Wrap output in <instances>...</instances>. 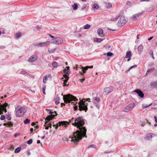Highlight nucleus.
<instances>
[{
	"label": "nucleus",
	"instance_id": "nucleus-49",
	"mask_svg": "<svg viewBox=\"0 0 157 157\" xmlns=\"http://www.w3.org/2000/svg\"><path fill=\"white\" fill-rule=\"evenodd\" d=\"M5 117L4 115H1V118H0V119L1 120H5Z\"/></svg>",
	"mask_w": 157,
	"mask_h": 157
},
{
	"label": "nucleus",
	"instance_id": "nucleus-3",
	"mask_svg": "<svg viewBox=\"0 0 157 157\" xmlns=\"http://www.w3.org/2000/svg\"><path fill=\"white\" fill-rule=\"evenodd\" d=\"M16 115L17 117H20L26 112L27 109L24 107L17 106L15 108Z\"/></svg>",
	"mask_w": 157,
	"mask_h": 157
},
{
	"label": "nucleus",
	"instance_id": "nucleus-7",
	"mask_svg": "<svg viewBox=\"0 0 157 157\" xmlns=\"http://www.w3.org/2000/svg\"><path fill=\"white\" fill-rule=\"evenodd\" d=\"M70 122L71 121L69 122L66 121H59V129L61 130L64 129L69 124Z\"/></svg>",
	"mask_w": 157,
	"mask_h": 157
},
{
	"label": "nucleus",
	"instance_id": "nucleus-55",
	"mask_svg": "<svg viewBox=\"0 0 157 157\" xmlns=\"http://www.w3.org/2000/svg\"><path fill=\"white\" fill-rule=\"evenodd\" d=\"M149 53L151 56H153V52L152 50H150V51Z\"/></svg>",
	"mask_w": 157,
	"mask_h": 157
},
{
	"label": "nucleus",
	"instance_id": "nucleus-27",
	"mask_svg": "<svg viewBox=\"0 0 157 157\" xmlns=\"http://www.w3.org/2000/svg\"><path fill=\"white\" fill-rule=\"evenodd\" d=\"M56 50V48H49L48 49V51L49 53H51L54 52Z\"/></svg>",
	"mask_w": 157,
	"mask_h": 157
},
{
	"label": "nucleus",
	"instance_id": "nucleus-36",
	"mask_svg": "<svg viewBox=\"0 0 157 157\" xmlns=\"http://www.w3.org/2000/svg\"><path fill=\"white\" fill-rule=\"evenodd\" d=\"M30 121V120L28 119H26L24 121V123L25 124H29Z\"/></svg>",
	"mask_w": 157,
	"mask_h": 157
},
{
	"label": "nucleus",
	"instance_id": "nucleus-42",
	"mask_svg": "<svg viewBox=\"0 0 157 157\" xmlns=\"http://www.w3.org/2000/svg\"><path fill=\"white\" fill-rule=\"evenodd\" d=\"M6 125H8L9 126H10L12 125V124L10 122H9L7 123H4V125L6 126Z\"/></svg>",
	"mask_w": 157,
	"mask_h": 157
},
{
	"label": "nucleus",
	"instance_id": "nucleus-13",
	"mask_svg": "<svg viewBox=\"0 0 157 157\" xmlns=\"http://www.w3.org/2000/svg\"><path fill=\"white\" fill-rule=\"evenodd\" d=\"M156 136V135L155 134L152 133H149L146 135L145 137V140H151L152 138L153 137Z\"/></svg>",
	"mask_w": 157,
	"mask_h": 157
},
{
	"label": "nucleus",
	"instance_id": "nucleus-25",
	"mask_svg": "<svg viewBox=\"0 0 157 157\" xmlns=\"http://www.w3.org/2000/svg\"><path fill=\"white\" fill-rule=\"evenodd\" d=\"M94 40L95 42L100 43L103 40V39L101 38H95L94 39Z\"/></svg>",
	"mask_w": 157,
	"mask_h": 157
},
{
	"label": "nucleus",
	"instance_id": "nucleus-63",
	"mask_svg": "<svg viewBox=\"0 0 157 157\" xmlns=\"http://www.w3.org/2000/svg\"><path fill=\"white\" fill-rule=\"evenodd\" d=\"M153 36H152V37H150L148 39V40L149 41L151 40V39H152L153 38Z\"/></svg>",
	"mask_w": 157,
	"mask_h": 157
},
{
	"label": "nucleus",
	"instance_id": "nucleus-10",
	"mask_svg": "<svg viewBox=\"0 0 157 157\" xmlns=\"http://www.w3.org/2000/svg\"><path fill=\"white\" fill-rule=\"evenodd\" d=\"M101 101V99L99 98L95 97L94 98V101L93 102L96 105L97 108L98 109L99 108V102Z\"/></svg>",
	"mask_w": 157,
	"mask_h": 157
},
{
	"label": "nucleus",
	"instance_id": "nucleus-23",
	"mask_svg": "<svg viewBox=\"0 0 157 157\" xmlns=\"http://www.w3.org/2000/svg\"><path fill=\"white\" fill-rule=\"evenodd\" d=\"M54 100L56 105L59 104V97L58 95H56L55 96Z\"/></svg>",
	"mask_w": 157,
	"mask_h": 157
},
{
	"label": "nucleus",
	"instance_id": "nucleus-38",
	"mask_svg": "<svg viewBox=\"0 0 157 157\" xmlns=\"http://www.w3.org/2000/svg\"><path fill=\"white\" fill-rule=\"evenodd\" d=\"M40 29V27L37 26L34 29V30L36 32H37L39 31Z\"/></svg>",
	"mask_w": 157,
	"mask_h": 157
},
{
	"label": "nucleus",
	"instance_id": "nucleus-39",
	"mask_svg": "<svg viewBox=\"0 0 157 157\" xmlns=\"http://www.w3.org/2000/svg\"><path fill=\"white\" fill-rule=\"evenodd\" d=\"M20 73L21 74H23V75H28V73L25 71H21Z\"/></svg>",
	"mask_w": 157,
	"mask_h": 157
},
{
	"label": "nucleus",
	"instance_id": "nucleus-12",
	"mask_svg": "<svg viewBox=\"0 0 157 157\" xmlns=\"http://www.w3.org/2000/svg\"><path fill=\"white\" fill-rule=\"evenodd\" d=\"M7 103H5L3 105H0V114L2 113V112L4 111L5 113L6 112V107L7 106Z\"/></svg>",
	"mask_w": 157,
	"mask_h": 157
},
{
	"label": "nucleus",
	"instance_id": "nucleus-32",
	"mask_svg": "<svg viewBox=\"0 0 157 157\" xmlns=\"http://www.w3.org/2000/svg\"><path fill=\"white\" fill-rule=\"evenodd\" d=\"M21 150V148L20 147L17 148L15 150L14 152L15 153H19Z\"/></svg>",
	"mask_w": 157,
	"mask_h": 157
},
{
	"label": "nucleus",
	"instance_id": "nucleus-61",
	"mask_svg": "<svg viewBox=\"0 0 157 157\" xmlns=\"http://www.w3.org/2000/svg\"><path fill=\"white\" fill-rule=\"evenodd\" d=\"M85 80V78H82V79H81L80 81L81 82H82Z\"/></svg>",
	"mask_w": 157,
	"mask_h": 157
},
{
	"label": "nucleus",
	"instance_id": "nucleus-19",
	"mask_svg": "<svg viewBox=\"0 0 157 157\" xmlns=\"http://www.w3.org/2000/svg\"><path fill=\"white\" fill-rule=\"evenodd\" d=\"M97 33L99 36L101 37H103L105 36L103 31L101 29H99L97 30Z\"/></svg>",
	"mask_w": 157,
	"mask_h": 157
},
{
	"label": "nucleus",
	"instance_id": "nucleus-16",
	"mask_svg": "<svg viewBox=\"0 0 157 157\" xmlns=\"http://www.w3.org/2000/svg\"><path fill=\"white\" fill-rule=\"evenodd\" d=\"M52 80V76L50 74H48L44 77L43 78V82L44 83H47V81L48 80Z\"/></svg>",
	"mask_w": 157,
	"mask_h": 157
},
{
	"label": "nucleus",
	"instance_id": "nucleus-24",
	"mask_svg": "<svg viewBox=\"0 0 157 157\" xmlns=\"http://www.w3.org/2000/svg\"><path fill=\"white\" fill-rule=\"evenodd\" d=\"M71 7L74 10H76L78 9V5L77 4L75 3L71 5Z\"/></svg>",
	"mask_w": 157,
	"mask_h": 157
},
{
	"label": "nucleus",
	"instance_id": "nucleus-9",
	"mask_svg": "<svg viewBox=\"0 0 157 157\" xmlns=\"http://www.w3.org/2000/svg\"><path fill=\"white\" fill-rule=\"evenodd\" d=\"M127 22V21L124 17H121L118 22V25L120 26L124 25Z\"/></svg>",
	"mask_w": 157,
	"mask_h": 157
},
{
	"label": "nucleus",
	"instance_id": "nucleus-35",
	"mask_svg": "<svg viewBox=\"0 0 157 157\" xmlns=\"http://www.w3.org/2000/svg\"><path fill=\"white\" fill-rule=\"evenodd\" d=\"M154 69H155L154 68H152L148 70L147 71L146 74H148V73L149 72H150L151 71H153L154 70Z\"/></svg>",
	"mask_w": 157,
	"mask_h": 157
},
{
	"label": "nucleus",
	"instance_id": "nucleus-34",
	"mask_svg": "<svg viewBox=\"0 0 157 157\" xmlns=\"http://www.w3.org/2000/svg\"><path fill=\"white\" fill-rule=\"evenodd\" d=\"M112 5L111 3H108L106 4V7L107 8H109L112 7Z\"/></svg>",
	"mask_w": 157,
	"mask_h": 157
},
{
	"label": "nucleus",
	"instance_id": "nucleus-29",
	"mask_svg": "<svg viewBox=\"0 0 157 157\" xmlns=\"http://www.w3.org/2000/svg\"><path fill=\"white\" fill-rule=\"evenodd\" d=\"M52 66L54 68H56L58 67V63L54 61L52 63Z\"/></svg>",
	"mask_w": 157,
	"mask_h": 157
},
{
	"label": "nucleus",
	"instance_id": "nucleus-57",
	"mask_svg": "<svg viewBox=\"0 0 157 157\" xmlns=\"http://www.w3.org/2000/svg\"><path fill=\"white\" fill-rule=\"evenodd\" d=\"M74 108L75 110H77L78 109V106L77 105V106H74Z\"/></svg>",
	"mask_w": 157,
	"mask_h": 157
},
{
	"label": "nucleus",
	"instance_id": "nucleus-52",
	"mask_svg": "<svg viewBox=\"0 0 157 157\" xmlns=\"http://www.w3.org/2000/svg\"><path fill=\"white\" fill-rule=\"evenodd\" d=\"M151 105V104H150V105H147V106H144V105H142V108L144 109V108H146L147 107L150 106V105Z\"/></svg>",
	"mask_w": 157,
	"mask_h": 157
},
{
	"label": "nucleus",
	"instance_id": "nucleus-53",
	"mask_svg": "<svg viewBox=\"0 0 157 157\" xmlns=\"http://www.w3.org/2000/svg\"><path fill=\"white\" fill-rule=\"evenodd\" d=\"M46 88V86L45 85H44L43 86V88H42V90L43 91H45V89Z\"/></svg>",
	"mask_w": 157,
	"mask_h": 157
},
{
	"label": "nucleus",
	"instance_id": "nucleus-20",
	"mask_svg": "<svg viewBox=\"0 0 157 157\" xmlns=\"http://www.w3.org/2000/svg\"><path fill=\"white\" fill-rule=\"evenodd\" d=\"M131 51H128L126 52L125 56L126 58H128L127 61H129L131 59Z\"/></svg>",
	"mask_w": 157,
	"mask_h": 157
},
{
	"label": "nucleus",
	"instance_id": "nucleus-47",
	"mask_svg": "<svg viewBox=\"0 0 157 157\" xmlns=\"http://www.w3.org/2000/svg\"><path fill=\"white\" fill-rule=\"evenodd\" d=\"M53 126L56 129H57L58 128V124L56 123V124H53Z\"/></svg>",
	"mask_w": 157,
	"mask_h": 157
},
{
	"label": "nucleus",
	"instance_id": "nucleus-43",
	"mask_svg": "<svg viewBox=\"0 0 157 157\" xmlns=\"http://www.w3.org/2000/svg\"><path fill=\"white\" fill-rule=\"evenodd\" d=\"M86 5H84L81 8V10L85 11L86 10Z\"/></svg>",
	"mask_w": 157,
	"mask_h": 157
},
{
	"label": "nucleus",
	"instance_id": "nucleus-41",
	"mask_svg": "<svg viewBox=\"0 0 157 157\" xmlns=\"http://www.w3.org/2000/svg\"><path fill=\"white\" fill-rule=\"evenodd\" d=\"M137 67V65H134V66H133L131 67L127 71H126L125 72L126 73H127L128 71H129L130 70H131V69H132V68L134 67Z\"/></svg>",
	"mask_w": 157,
	"mask_h": 157
},
{
	"label": "nucleus",
	"instance_id": "nucleus-33",
	"mask_svg": "<svg viewBox=\"0 0 157 157\" xmlns=\"http://www.w3.org/2000/svg\"><path fill=\"white\" fill-rule=\"evenodd\" d=\"M21 36V33H16L15 34V37L17 38H19Z\"/></svg>",
	"mask_w": 157,
	"mask_h": 157
},
{
	"label": "nucleus",
	"instance_id": "nucleus-2",
	"mask_svg": "<svg viewBox=\"0 0 157 157\" xmlns=\"http://www.w3.org/2000/svg\"><path fill=\"white\" fill-rule=\"evenodd\" d=\"M63 77L61 79L62 80L61 82L63 84V86H67L68 84H67V83L69 78V76L71 73V71L70 70L69 67H66V68L63 70Z\"/></svg>",
	"mask_w": 157,
	"mask_h": 157
},
{
	"label": "nucleus",
	"instance_id": "nucleus-30",
	"mask_svg": "<svg viewBox=\"0 0 157 157\" xmlns=\"http://www.w3.org/2000/svg\"><path fill=\"white\" fill-rule=\"evenodd\" d=\"M90 25H89L88 24H87L84 26L83 28L84 29H89L90 28Z\"/></svg>",
	"mask_w": 157,
	"mask_h": 157
},
{
	"label": "nucleus",
	"instance_id": "nucleus-4",
	"mask_svg": "<svg viewBox=\"0 0 157 157\" xmlns=\"http://www.w3.org/2000/svg\"><path fill=\"white\" fill-rule=\"evenodd\" d=\"M63 98L66 103H70L72 101H76L78 100L75 97L70 94L63 95Z\"/></svg>",
	"mask_w": 157,
	"mask_h": 157
},
{
	"label": "nucleus",
	"instance_id": "nucleus-28",
	"mask_svg": "<svg viewBox=\"0 0 157 157\" xmlns=\"http://www.w3.org/2000/svg\"><path fill=\"white\" fill-rule=\"evenodd\" d=\"M151 86L154 88L157 87V82H155L153 83H151Z\"/></svg>",
	"mask_w": 157,
	"mask_h": 157
},
{
	"label": "nucleus",
	"instance_id": "nucleus-11",
	"mask_svg": "<svg viewBox=\"0 0 157 157\" xmlns=\"http://www.w3.org/2000/svg\"><path fill=\"white\" fill-rule=\"evenodd\" d=\"M7 103H5L3 105H0V114L2 113V112L4 111L5 113L6 112V107L7 106Z\"/></svg>",
	"mask_w": 157,
	"mask_h": 157
},
{
	"label": "nucleus",
	"instance_id": "nucleus-37",
	"mask_svg": "<svg viewBox=\"0 0 157 157\" xmlns=\"http://www.w3.org/2000/svg\"><path fill=\"white\" fill-rule=\"evenodd\" d=\"M96 146L94 144H91L90 145L87 147L88 149H89L91 147L94 148H96Z\"/></svg>",
	"mask_w": 157,
	"mask_h": 157
},
{
	"label": "nucleus",
	"instance_id": "nucleus-46",
	"mask_svg": "<svg viewBox=\"0 0 157 157\" xmlns=\"http://www.w3.org/2000/svg\"><path fill=\"white\" fill-rule=\"evenodd\" d=\"M33 142V140L32 139H30L29 140L27 141V143L28 144H31Z\"/></svg>",
	"mask_w": 157,
	"mask_h": 157
},
{
	"label": "nucleus",
	"instance_id": "nucleus-1",
	"mask_svg": "<svg viewBox=\"0 0 157 157\" xmlns=\"http://www.w3.org/2000/svg\"><path fill=\"white\" fill-rule=\"evenodd\" d=\"M75 122L72 123L73 125L76 126L79 130H77L73 133V136L69 138L68 139L71 142L76 143L80 140L82 137L87 138L86 135V129L83 127L84 122L82 117H78L75 120Z\"/></svg>",
	"mask_w": 157,
	"mask_h": 157
},
{
	"label": "nucleus",
	"instance_id": "nucleus-40",
	"mask_svg": "<svg viewBox=\"0 0 157 157\" xmlns=\"http://www.w3.org/2000/svg\"><path fill=\"white\" fill-rule=\"evenodd\" d=\"M136 15L135 14L133 15V16L131 17V19L133 21H135L136 19Z\"/></svg>",
	"mask_w": 157,
	"mask_h": 157
},
{
	"label": "nucleus",
	"instance_id": "nucleus-21",
	"mask_svg": "<svg viewBox=\"0 0 157 157\" xmlns=\"http://www.w3.org/2000/svg\"><path fill=\"white\" fill-rule=\"evenodd\" d=\"M93 66H86V67H82L81 68H82V71L83 73L84 74L86 72V71L88 69V68H93Z\"/></svg>",
	"mask_w": 157,
	"mask_h": 157
},
{
	"label": "nucleus",
	"instance_id": "nucleus-18",
	"mask_svg": "<svg viewBox=\"0 0 157 157\" xmlns=\"http://www.w3.org/2000/svg\"><path fill=\"white\" fill-rule=\"evenodd\" d=\"M134 92H136L141 98H143L144 97V94L141 90L139 89L136 90Z\"/></svg>",
	"mask_w": 157,
	"mask_h": 157
},
{
	"label": "nucleus",
	"instance_id": "nucleus-26",
	"mask_svg": "<svg viewBox=\"0 0 157 157\" xmlns=\"http://www.w3.org/2000/svg\"><path fill=\"white\" fill-rule=\"evenodd\" d=\"M59 40L58 38H56L54 39H53L52 40V43L56 44H58L59 42Z\"/></svg>",
	"mask_w": 157,
	"mask_h": 157
},
{
	"label": "nucleus",
	"instance_id": "nucleus-60",
	"mask_svg": "<svg viewBox=\"0 0 157 157\" xmlns=\"http://www.w3.org/2000/svg\"><path fill=\"white\" fill-rule=\"evenodd\" d=\"M149 1H150V0H140V2H144V1L149 2Z\"/></svg>",
	"mask_w": 157,
	"mask_h": 157
},
{
	"label": "nucleus",
	"instance_id": "nucleus-44",
	"mask_svg": "<svg viewBox=\"0 0 157 157\" xmlns=\"http://www.w3.org/2000/svg\"><path fill=\"white\" fill-rule=\"evenodd\" d=\"M107 55L108 56H111L113 55V53L111 52H108L106 53Z\"/></svg>",
	"mask_w": 157,
	"mask_h": 157
},
{
	"label": "nucleus",
	"instance_id": "nucleus-48",
	"mask_svg": "<svg viewBox=\"0 0 157 157\" xmlns=\"http://www.w3.org/2000/svg\"><path fill=\"white\" fill-rule=\"evenodd\" d=\"M142 14V13H139L137 14H135V15H136V17H140L141 14Z\"/></svg>",
	"mask_w": 157,
	"mask_h": 157
},
{
	"label": "nucleus",
	"instance_id": "nucleus-54",
	"mask_svg": "<svg viewBox=\"0 0 157 157\" xmlns=\"http://www.w3.org/2000/svg\"><path fill=\"white\" fill-rule=\"evenodd\" d=\"M6 118L8 120H10L11 119V117L10 115H8L7 117Z\"/></svg>",
	"mask_w": 157,
	"mask_h": 157
},
{
	"label": "nucleus",
	"instance_id": "nucleus-6",
	"mask_svg": "<svg viewBox=\"0 0 157 157\" xmlns=\"http://www.w3.org/2000/svg\"><path fill=\"white\" fill-rule=\"evenodd\" d=\"M49 114H50V115L48 116L45 119V123L44 126H45V124H47V122H48L49 121L51 120H52L54 117L56 116L57 114L56 112L55 111L54 112L50 111V112H49Z\"/></svg>",
	"mask_w": 157,
	"mask_h": 157
},
{
	"label": "nucleus",
	"instance_id": "nucleus-64",
	"mask_svg": "<svg viewBox=\"0 0 157 157\" xmlns=\"http://www.w3.org/2000/svg\"><path fill=\"white\" fill-rule=\"evenodd\" d=\"M36 124L35 123V122H33L32 123V125L33 126H34Z\"/></svg>",
	"mask_w": 157,
	"mask_h": 157
},
{
	"label": "nucleus",
	"instance_id": "nucleus-62",
	"mask_svg": "<svg viewBox=\"0 0 157 157\" xmlns=\"http://www.w3.org/2000/svg\"><path fill=\"white\" fill-rule=\"evenodd\" d=\"M61 106L62 107V106H65V104L64 103H61Z\"/></svg>",
	"mask_w": 157,
	"mask_h": 157
},
{
	"label": "nucleus",
	"instance_id": "nucleus-50",
	"mask_svg": "<svg viewBox=\"0 0 157 157\" xmlns=\"http://www.w3.org/2000/svg\"><path fill=\"white\" fill-rule=\"evenodd\" d=\"M118 18V17H117L116 18H113L111 19L112 21H115L117 20Z\"/></svg>",
	"mask_w": 157,
	"mask_h": 157
},
{
	"label": "nucleus",
	"instance_id": "nucleus-5",
	"mask_svg": "<svg viewBox=\"0 0 157 157\" xmlns=\"http://www.w3.org/2000/svg\"><path fill=\"white\" fill-rule=\"evenodd\" d=\"M85 99H83L78 103V110L80 111L85 110L86 112L88 109L87 106L85 105Z\"/></svg>",
	"mask_w": 157,
	"mask_h": 157
},
{
	"label": "nucleus",
	"instance_id": "nucleus-56",
	"mask_svg": "<svg viewBox=\"0 0 157 157\" xmlns=\"http://www.w3.org/2000/svg\"><path fill=\"white\" fill-rule=\"evenodd\" d=\"M131 2L129 1H128L126 2V4H127V5L128 6H130L131 5Z\"/></svg>",
	"mask_w": 157,
	"mask_h": 157
},
{
	"label": "nucleus",
	"instance_id": "nucleus-45",
	"mask_svg": "<svg viewBox=\"0 0 157 157\" xmlns=\"http://www.w3.org/2000/svg\"><path fill=\"white\" fill-rule=\"evenodd\" d=\"M104 47L106 49H109L110 48L111 46L109 45H106L104 46Z\"/></svg>",
	"mask_w": 157,
	"mask_h": 157
},
{
	"label": "nucleus",
	"instance_id": "nucleus-17",
	"mask_svg": "<svg viewBox=\"0 0 157 157\" xmlns=\"http://www.w3.org/2000/svg\"><path fill=\"white\" fill-rule=\"evenodd\" d=\"M50 43L49 41H47L46 42L39 43L37 45L39 47H45L49 44Z\"/></svg>",
	"mask_w": 157,
	"mask_h": 157
},
{
	"label": "nucleus",
	"instance_id": "nucleus-15",
	"mask_svg": "<svg viewBox=\"0 0 157 157\" xmlns=\"http://www.w3.org/2000/svg\"><path fill=\"white\" fill-rule=\"evenodd\" d=\"M37 56L36 55H33L29 57L28 61L29 62H32L36 61L37 59Z\"/></svg>",
	"mask_w": 157,
	"mask_h": 157
},
{
	"label": "nucleus",
	"instance_id": "nucleus-31",
	"mask_svg": "<svg viewBox=\"0 0 157 157\" xmlns=\"http://www.w3.org/2000/svg\"><path fill=\"white\" fill-rule=\"evenodd\" d=\"M98 6L97 4H94L93 6V8L94 10H97L98 8Z\"/></svg>",
	"mask_w": 157,
	"mask_h": 157
},
{
	"label": "nucleus",
	"instance_id": "nucleus-59",
	"mask_svg": "<svg viewBox=\"0 0 157 157\" xmlns=\"http://www.w3.org/2000/svg\"><path fill=\"white\" fill-rule=\"evenodd\" d=\"M154 119L155 120V121L156 123H157V117L155 116L154 117Z\"/></svg>",
	"mask_w": 157,
	"mask_h": 157
},
{
	"label": "nucleus",
	"instance_id": "nucleus-14",
	"mask_svg": "<svg viewBox=\"0 0 157 157\" xmlns=\"http://www.w3.org/2000/svg\"><path fill=\"white\" fill-rule=\"evenodd\" d=\"M114 90L113 87L112 86H110L105 88L104 90V93L105 94H108L112 92Z\"/></svg>",
	"mask_w": 157,
	"mask_h": 157
},
{
	"label": "nucleus",
	"instance_id": "nucleus-51",
	"mask_svg": "<svg viewBox=\"0 0 157 157\" xmlns=\"http://www.w3.org/2000/svg\"><path fill=\"white\" fill-rule=\"evenodd\" d=\"M49 127H50V128H51V124H49V126H47L45 127V129H48L49 128Z\"/></svg>",
	"mask_w": 157,
	"mask_h": 157
},
{
	"label": "nucleus",
	"instance_id": "nucleus-58",
	"mask_svg": "<svg viewBox=\"0 0 157 157\" xmlns=\"http://www.w3.org/2000/svg\"><path fill=\"white\" fill-rule=\"evenodd\" d=\"M63 42V40L62 39L59 37V44L62 43Z\"/></svg>",
	"mask_w": 157,
	"mask_h": 157
},
{
	"label": "nucleus",
	"instance_id": "nucleus-22",
	"mask_svg": "<svg viewBox=\"0 0 157 157\" xmlns=\"http://www.w3.org/2000/svg\"><path fill=\"white\" fill-rule=\"evenodd\" d=\"M143 47L142 45H140L138 46V52L139 54H141L143 51Z\"/></svg>",
	"mask_w": 157,
	"mask_h": 157
},
{
	"label": "nucleus",
	"instance_id": "nucleus-8",
	"mask_svg": "<svg viewBox=\"0 0 157 157\" xmlns=\"http://www.w3.org/2000/svg\"><path fill=\"white\" fill-rule=\"evenodd\" d=\"M135 106V104L134 103H131L128 105L124 108L123 111L125 112H129Z\"/></svg>",
	"mask_w": 157,
	"mask_h": 157
}]
</instances>
